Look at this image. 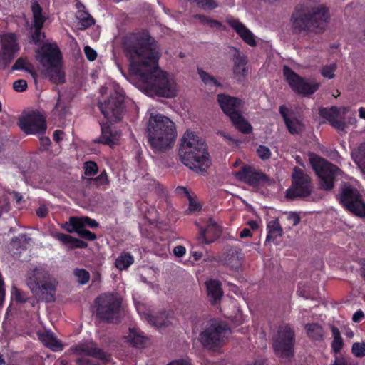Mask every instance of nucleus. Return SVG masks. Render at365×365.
Returning <instances> with one entry per match:
<instances>
[{
  "label": "nucleus",
  "instance_id": "f257e3e1",
  "mask_svg": "<svg viewBox=\"0 0 365 365\" xmlns=\"http://www.w3.org/2000/svg\"><path fill=\"white\" fill-rule=\"evenodd\" d=\"M130 61V78L136 87L148 96L172 98L179 93L175 77L158 67L160 50L156 41L145 34L130 36L124 43Z\"/></svg>",
  "mask_w": 365,
  "mask_h": 365
},
{
  "label": "nucleus",
  "instance_id": "f03ea898",
  "mask_svg": "<svg viewBox=\"0 0 365 365\" xmlns=\"http://www.w3.org/2000/svg\"><path fill=\"white\" fill-rule=\"evenodd\" d=\"M178 155L180 161L196 173L205 171L211 163L204 140L192 130L183 134Z\"/></svg>",
  "mask_w": 365,
  "mask_h": 365
},
{
  "label": "nucleus",
  "instance_id": "7ed1b4c3",
  "mask_svg": "<svg viewBox=\"0 0 365 365\" xmlns=\"http://www.w3.org/2000/svg\"><path fill=\"white\" fill-rule=\"evenodd\" d=\"M148 138L155 153H165L175 143L177 132L175 123L167 116L150 113L147 125Z\"/></svg>",
  "mask_w": 365,
  "mask_h": 365
},
{
  "label": "nucleus",
  "instance_id": "20e7f679",
  "mask_svg": "<svg viewBox=\"0 0 365 365\" xmlns=\"http://www.w3.org/2000/svg\"><path fill=\"white\" fill-rule=\"evenodd\" d=\"M28 286L32 293L46 302L54 300L57 282L42 267L35 268L28 279Z\"/></svg>",
  "mask_w": 365,
  "mask_h": 365
},
{
  "label": "nucleus",
  "instance_id": "39448f33",
  "mask_svg": "<svg viewBox=\"0 0 365 365\" xmlns=\"http://www.w3.org/2000/svg\"><path fill=\"white\" fill-rule=\"evenodd\" d=\"M231 335V330L222 322L215 320L200 333V341L205 348L215 350L222 346Z\"/></svg>",
  "mask_w": 365,
  "mask_h": 365
},
{
  "label": "nucleus",
  "instance_id": "423d86ee",
  "mask_svg": "<svg viewBox=\"0 0 365 365\" xmlns=\"http://www.w3.org/2000/svg\"><path fill=\"white\" fill-rule=\"evenodd\" d=\"M309 161L319 178L320 187L324 190L332 189L334 180L343 175L336 165L315 155H309Z\"/></svg>",
  "mask_w": 365,
  "mask_h": 365
},
{
  "label": "nucleus",
  "instance_id": "0eeeda50",
  "mask_svg": "<svg viewBox=\"0 0 365 365\" xmlns=\"http://www.w3.org/2000/svg\"><path fill=\"white\" fill-rule=\"evenodd\" d=\"M102 95L109 93L108 97L100 103L99 108L105 118L114 122L122 118L124 95L120 89L103 88Z\"/></svg>",
  "mask_w": 365,
  "mask_h": 365
},
{
  "label": "nucleus",
  "instance_id": "6e6552de",
  "mask_svg": "<svg viewBox=\"0 0 365 365\" xmlns=\"http://www.w3.org/2000/svg\"><path fill=\"white\" fill-rule=\"evenodd\" d=\"M217 101L222 110L230 117L237 129L244 133L251 132V125L240 113L242 105L240 100L225 94H219Z\"/></svg>",
  "mask_w": 365,
  "mask_h": 365
},
{
  "label": "nucleus",
  "instance_id": "1a4fd4ad",
  "mask_svg": "<svg viewBox=\"0 0 365 365\" xmlns=\"http://www.w3.org/2000/svg\"><path fill=\"white\" fill-rule=\"evenodd\" d=\"M329 19V13L327 8L323 4H319L312 7L302 19L296 22V26L301 30L311 32H321L325 24Z\"/></svg>",
  "mask_w": 365,
  "mask_h": 365
},
{
  "label": "nucleus",
  "instance_id": "9d476101",
  "mask_svg": "<svg viewBox=\"0 0 365 365\" xmlns=\"http://www.w3.org/2000/svg\"><path fill=\"white\" fill-rule=\"evenodd\" d=\"M70 351L81 357L76 360L78 365H102L96 363L94 359H90L83 356H89L101 360L102 364L109 361V356L103 352L93 341H86L73 346Z\"/></svg>",
  "mask_w": 365,
  "mask_h": 365
},
{
  "label": "nucleus",
  "instance_id": "9b49d317",
  "mask_svg": "<svg viewBox=\"0 0 365 365\" xmlns=\"http://www.w3.org/2000/svg\"><path fill=\"white\" fill-rule=\"evenodd\" d=\"M294 334L288 325L279 328L273 339V348L276 354L283 359H289L293 355Z\"/></svg>",
  "mask_w": 365,
  "mask_h": 365
},
{
  "label": "nucleus",
  "instance_id": "f8f14e48",
  "mask_svg": "<svg viewBox=\"0 0 365 365\" xmlns=\"http://www.w3.org/2000/svg\"><path fill=\"white\" fill-rule=\"evenodd\" d=\"M96 314L102 320L111 321L117 318L121 305V298L118 294H104L96 299Z\"/></svg>",
  "mask_w": 365,
  "mask_h": 365
},
{
  "label": "nucleus",
  "instance_id": "ddd939ff",
  "mask_svg": "<svg viewBox=\"0 0 365 365\" xmlns=\"http://www.w3.org/2000/svg\"><path fill=\"white\" fill-rule=\"evenodd\" d=\"M283 75L292 90L298 94L309 96L319 88L318 82L301 77L287 66L283 67Z\"/></svg>",
  "mask_w": 365,
  "mask_h": 365
},
{
  "label": "nucleus",
  "instance_id": "4468645a",
  "mask_svg": "<svg viewBox=\"0 0 365 365\" xmlns=\"http://www.w3.org/2000/svg\"><path fill=\"white\" fill-rule=\"evenodd\" d=\"M341 204L351 212L360 217H365V202L357 190L344 185L340 193Z\"/></svg>",
  "mask_w": 365,
  "mask_h": 365
},
{
  "label": "nucleus",
  "instance_id": "2eb2a0df",
  "mask_svg": "<svg viewBox=\"0 0 365 365\" xmlns=\"http://www.w3.org/2000/svg\"><path fill=\"white\" fill-rule=\"evenodd\" d=\"M292 186L287 190L286 196L292 199L297 197H306L309 195V177L304 174L299 168H294Z\"/></svg>",
  "mask_w": 365,
  "mask_h": 365
},
{
  "label": "nucleus",
  "instance_id": "dca6fc26",
  "mask_svg": "<svg viewBox=\"0 0 365 365\" xmlns=\"http://www.w3.org/2000/svg\"><path fill=\"white\" fill-rule=\"evenodd\" d=\"M19 126L26 134L31 135L43 133L46 129L45 118L36 111L23 115L19 120Z\"/></svg>",
  "mask_w": 365,
  "mask_h": 365
},
{
  "label": "nucleus",
  "instance_id": "f3484780",
  "mask_svg": "<svg viewBox=\"0 0 365 365\" xmlns=\"http://www.w3.org/2000/svg\"><path fill=\"white\" fill-rule=\"evenodd\" d=\"M236 177L251 185H271L274 183V180L269 178L263 173L257 170L250 165H245L235 173Z\"/></svg>",
  "mask_w": 365,
  "mask_h": 365
},
{
  "label": "nucleus",
  "instance_id": "a211bd4d",
  "mask_svg": "<svg viewBox=\"0 0 365 365\" xmlns=\"http://www.w3.org/2000/svg\"><path fill=\"white\" fill-rule=\"evenodd\" d=\"M2 51L0 55V69H5L19 51L16 35L12 33L1 36Z\"/></svg>",
  "mask_w": 365,
  "mask_h": 365
},
{
  "label": "nucleus",
  "instance_id": "6ab92c4d",
  "mask_svg": "<svg viewBox=\"0 0 365 365\" xmlns=\"http://www.w3.org/2000/svg\"><path fill=\"white\" fill-rule=\"evenodd\" d=\"M36 58L46 69L54 66L60 63V51L56 44H44L36 51Z\"/></svg>",
  "mask_w": 365,
  "mask_h": 365
},
{
  "label": "nucleus",
  "instance_id": "aec40b11",
  "mask_svg": "<svg viewBox=\"0 0 365 365\" xmlns=\"http://www.w3.org/2000/svg\"><path fill=\"white\" fill-rule=\"evenodd\" d=\"M348 110L349 109L345 107L336 108L334 106L331 108L320 109L319 114L322 118L327 119L334 128L339 131H344L346 128L344 118Z\"/></svg>",
  "mask_w": 365,
  "mask_h": 365
},
{
  "label": "nucleus",
  "instance_id": "412c9836",
  "mask_svg": "<svg viewBox=\"0 0 365 365\" xmlns=\"http://www.w3.org/2000/svg\"><path fill=\"white\" fill-rule=\"evenodd\" d=\"M227 21L246 43L250 46H256V36L245 24L233 18H228Z\"/></svg>",
  "mask_w": 365,
  "mask_h": 365
},
{
  "label": "nucleus",
  "instance_id": "4be33fe9",
  "mask_svg": "<svg viewBox=\"0 0 365 365\" xmlns=\"http://www.w3.org/2000/svg\"><path fill=\"white\" fill-rule=\"evenodd\" d=\"M279 113L283 117L287 129L292 134H298L302 131L304 128L302 123L286 106H280Z\"/></svg>",
  "mask_w": 365,
  "mask_h": 365
},
{
  "label": "nucleus",
  "instance_id": "5701e85b",
  "mask_svg": "<svg viewBox=\"0 0 365 365\" xmlns=\"http://www.w3.org/2000/svg\"><path fill=\"white\" fill-rule=\"evenodd\" d=\"M136 309L140 315L144 317L145 319L156 327L167 326L168 323V316L165 312L160 313L158 315H153L150 312H145L144 306L140 304H136Z\"/></svg>",
  "mask_w": 365,
  "mask_h": 365
},
{
  "label": "nucleus",
  "instance_id": "b1692460",
  "mask_svg": "<svg viewBox=\"0 0 365 365\" xmlns=\"http://www.w3.org/2000/svg\"><path fill=\"white\" fill-rule=\"evenodd\" d=\"M102 134L98 142L112 146L120 140V133L115 128L104 124L101 127Z\"/></svg>",
  "mask_w": 365,
  "mask_h": 365
},
{
  "label": "nucleus",
  "instance_id": "393cba45",
  "mask_svg": "<svg viewBox=\"0 0 365 365\" xmlns=\"http://www.w3.org/2000/svg\"><path fill=\"white\" fill-rule=\"evenodd\" d=\"M247 56L243 53H240L239 51H237V53L234 57L233 73L235 78L238 80H241L247 75Z\"/></svg>",
  "mask_w": 365,
  "mask_h": 365
},
{
  "label": "nucleus",
  "instance_id": "a878e982",
  "mask_svg": "<svg viewBox=\"0 0 365 365\" xmlns=\"http://www.w3.org/2000/svg\"><path fill=\"white\" fill-rule=\"evenodd\" d=\"M126 341L136 347H143L148 341L143 333L136 328H130L128 334L125 336Z\"/></svg>",
  "mask_w": 365,
  "mask_h": 365
},
{
  "label": "nucleus",
  "instance_id": "bb28decb",
  "mask_svg": "<svg viewBox=\"0 0 365 365\" xmlns=\"http://www.w3.org/2000/svg\"><path fill=\"white\" fill-rule=\"evenodd\" d=\"M53 236L58 240L61 241L65 245L68 246L70 249L84 248L87 246V243L84 241L76 239L71 235L63 233L56 232Z\"/></svg>",
  "mask_w": 365,
  "mask_h": 365
},
{
  "label": "nucleus",
  "instance_id": "cd10ccee",
  "mask_svg": "<svg viewBox=\"0 0 365 365\" xmlns=\"http://www.w3.org/2000/svg\"><path fill=\"white\" fill-rule=\"evenodd\" d=\"M53 114L60 119L66 118L71 114L70 104L67 98L59 96L53 110Z\"/></svg>",
  "mask_w": 365,
  "mask_h": 365
},
{
  "label": "nucleus",
  "instance_id": "c85d7f7f",
  "mask_svg": "<svg viewBox=\"0 0 365 365\" xmlns=\"http://www.w3.org/2000/svg\"><path fill=\"white\" fill-rule=\"evenodd\" d=\"M56 69L53 66L45 70L46 76L49 80L56 84L62 83L65 81V74L61 69V62L56 64Z\"/></svg>",
  "mask_w": 365,
  "mask_h": 365
},
{
  "label": "nucleus",
  "instance_id": "c756f323",
  "mask_svg": "<svg viewBox=\"0 0 365 365\" xmlns=\"http://www.w3.org/2000/svg\"><path fill=\"white\" fill-rule=\"evenodd\" d=\"M206 285L208 296L210 297L213 303L217 302V301L219 300L222 295V291L220 282L212 279L207 282Z\"/></svg>",
  "mask_w": 365,
  "mask_h": 365
},
{
  "label": "nucleus",
  "instance_id": "7c9ffc66",
  "mask_svg": "<svg viewBox=\"0 0 365 365\" xmlns=\"http://www.w3.org/2000/svg\"><path fill=\"white\" fill-rule=\"evenodd\" d=\"M305 331L308 337L312 340L319 341L324 337V329L319 324L312 323L306 324Z\"/></svg>",
  "mask_w": 365,
  "mask_h": 365
},
{
  "label": "nucleus",
  "instance_id": "2f4dec72",
  "mask_svg": "<svg viewBox=\"0 0 365 365\" xmlns=\"http://www.w3.org/2000/svg\"><path fill=\"white\" fill-rule=\"evenodd\" d=\"M42 343L53 351H58L63 349L61 343L51 334L45 333L40 336Z\"/></svg>",
  "mask_w": 365,
  "mask_h": 365
},
{
  "label": "nucleus",
  "instance_id": "473e14b6",
  "mask_svg": "<svg viewBox=\"0 0 365 365\" xmlns=\"http://www.w3.org/2000/svg\"><path fill=\"white\" fill-rule=\"evenodd\" d=\"M134 262L133 256L129 252H122L115 261V267L120 271L127 269Z\"/></svg>",
  "mask_w": 365,
  "mask_h": 365
},
{
  "label": "nucleus",
  "instance_id": "72a5a7b5",
  "mask_svg": "<svg viewBox=\"0 0 365 365\" xmlns=\"http://www.w3.org/2000/svg\"><path fill=\"white\" fill-rule=\"evenodd\" d=\"M201 233L204 238V241L206 243H209L219 235L220 229L215 222L210 221L207 227L202 230Z\"/></svg>",
  "mask_w": 365,
  "mask_h": 365
},
{
  "label": "nucleus",
  "instance_id": "f704fd0d",
  "mask_svg": "<svg viewBox=\"0 0 365 365\" xmlns=\"http://www.w3.org/2000/svg\"><path fill=\"white\" fill-rule=\"evenodd\" d=\"M76 18L78 20V26L80 29L86 28L94 24L95 21L93 17L83 9H78L76 12Z\"/></svg>",
  "mask_w": 365,
  "mask_h": 365
},
{
  "label": "nucleus",
  "instance_id": "c9c22d12",
  "mask_svg": "<svg viewBox=\"0 0 365 365\" xmlns=\"http://www.w3.org/2000/svg\"><path fill=\"white\" fill-rule=\"evenodd\" d=\"M34 28H42L46 17L42 14V9L39 4L34 2L31 6Z\"/></svg>",
  "mask_w": 365,
  "mask_h": 365
},
{
  "label": "nucleus",
  "instance_id": "e433bc0d",
  "mask_svg": "<svg viewBox=\"0 0 365 365\" xmlns=\"http://www.w3.org/2000/svg\"><path fill=\"white\" fill-rule=\"evenodd\" d=\"M242 253L235 250L228 253L225 257L226 264L232 269H237L241 265Z\"/></svg>",
  "mask_w": 365,
  "mask_h": 365
},
{
  "label": "nucleus",
  "instance_id": "4c0bfd02",
  "mask_svg": "<svg viewBox=\"0 0 365 365\" xmlns=\"http://www.w3.org/2000/svg\"><path fill=\"white\" fill-rule=\"evenodd\" d=\"M268 235L267 240H274L282 234V229L277 220L270 221L267 225Z\"/></svg>",
  "mask_w": 365,
  "mask_h": 365
},
{
  "label": "nucleus",
  "instance_id": "58836bf2",
  "mask_svg": "<svg viewBox=\"0 0 365 365\" xmlns=\"http://www.w3.org/2000/svg\"><path fill=\"white\" fill-rule=\"evenodd\" d=\"M331 334L333 336V341L331 343V348L336 353L340 351L343 347V339L341 336V333L338 328L331 326Z\"/></svg>",
  "mask_w": 365,
  "mask_h": 365
},
{
  "label": "nucleus",
  "instance_id": "ea45409f",
  "mask_svg": "<svg viewBox=\"0 0 365 365\" xmlns=\"http://www.w3.org/2000/svg\"><path fill=\"white\" fill-rule=\"evenodd\" d=\"M354 162L362 169H365V143L361 144L357 150L352 153Z\"/></svg>",
  "mask_w": 365,
  "mask_h": 365
},
{
  "label": "nucleus",
  "instance_id": "a19ab883",
  "mask_svg": "<svg viewBox=\"0 0 365 365\" xmlns=\"http://www.w3.org/2000/svg\"><path fill=\"white\" fill-rule=\"evenodd\" d=\"M198 74L204 83L210 86L211 88L222 86L216 78L202 69H198Z\"/></svg>",
  "mask_w": 365,
  "mask_h": 365
},
{
  "label": "nucleus",
  "instance_id": "79ce46f5",
  "mask_svg": "<svg viewBox=\"0 0 365 365\" xmlns=\"http://www.w3.org/2000/svg\"><path fill=\"white\" fill-rule=\"evenodd\" d=\"M13 70H24L34 75V67L24 57L18 58L12 67Z\"/></svg>",
  "mask_w": 365,
  "mask_h": 365
},
{
  "label": "nucleus",
  "instance_id": "37998d69",
  "mask_svg": "<svg viewBox=\"0 0 365 365\" xmlns=\"http://www.w3.org/2000/svg\"><path fill=\"white\" fill-rule=\"evenodd\" d=\"M62 227L68 232H78L79 227H81L80 218L76 217H71L68 222L63 224Z\"/></svg>",
  "mask_w": 365,
  "mask_h": 365
},
{
  "label": "nucleus",
  "instance_id": "c03bdc74",
  "mask_svg": "<svg viewBox=\"0 0 365 365\" xmlns=\"http://www.w3.org/2000/svg\"><path fill=\"white\" fill-rule=\"evenodd\" d=\"M179 192L184 193L189 200V211L195 212L200 210V205L190 195L188 190L184 187H179L177 189Z\"/></svg>",
  "mask_w": 365,
  "mask_h": 365
},
{
  "label": "nucleus",
  "instance_id": "a18cd8bd",
  "mask_svg": "<svg viewBox=\"0 0 365 365\" xmlns=\"http://www.w3.org/2000/svg\"><path fill=\"white\" fill-rule=\"evenodd\" d=\"M74 276L76 277L77 281L81 284L88 283L90 279L89 273L83 269H75Z\"/></svg>",
  "mask_w": 365,
  "mask_h": 365
},
{
  "label": "nucleus",
  "instance_id": "49530a36",
  "mask_svg": "<svg viewBox=\"0 0 365 365\" xmlns=\"http://www.w3.org/2000/svg\"><path fill=\"white\" fill-rule=\"evenodd\" d=\"M204 9L212 10L218 6L215 0H190Z\"/></svg>",
  "mask_w": 365,
  "mask_h": 365
},
{
  "label": "nucleus",
  "instance_id": "de8ad7c7",
  "mask_svg": "<svg viewBox=\"0 0 365 365\" xmlns=\"http://www.w3.org/2000/svg\"><path fill=\"white\" fill-rule=\"evenodd\" d=\"M195 18L197 19L200 23L203 25L212 27V28H219L221 26V24L215 20L210 19L207 16L202 15H196Z\"/></svg>",
  "mask_w": 365,
  "mask_h": 365
},
{
  "label": "nucleus",
  "instance_id": "09e8293b",
  "mask_svg": "<svg viewBox=\"0 0 365 365\" xmlns=\"http://www.w3.org/2000/svg\"><path fill=\"white\" fill-rule=\"evenodd\" d=\"M352 354L358 358L365 356V343L364 342H355L352 344L351 347Z\"/></svg>",
  "mask_w": 365,
  "mask_h": 365
},
{
  "label": "nucleus",
  "instance_id": "8fccbe9b",
  "mask_svg": "<svg viewBox=\"0 0 365 365\" xmlns=\"http://www.w3.org/2000/svg\"><path fill=\"white\" fill-rule=\"evenodd\" d=\"M335 70H336L335 64H331L329 66H324L322 68L321 73L324 77L331 79L334 77Z\"/></svg>",
  "mask_w": 365,
  "mask_h": 365
},
{
  "label": "nucleus",
  "instance_id": "3c124183",
  "mask_svg": "<svg viewBox=\"0 0 365 365\" xmlns=\"http://www.w3.org/2000/svg\"><path fill=\"white\" fill-rule=\"evenodd\" d=\"M285 217L289 224L292 226L298 225L301 220L299 215L297 212H289L285 213Z\"/></svg>",
  "mask_w": 365,
  "mask_h": 365
},
{
  "label": "nucleus",
  "instance_id": "603ef678",
  "mask_svg": "<svg viewBox=\"0 0 365 365\" xmlns=\"http://www.w3.org/2000/svg\"><path fill=\"white\" fill-rule=\"evenodd\" d=\"M84 170L86 175H94L97 173L98 166L94 162H86L84 165Z\"/></svg>",
  "mask_w": 365,
  "mask_h": 365
},
{
  "label": "nucleus",
  "instance_id": "864d4df0",
  "mask_svg": "<svg viewBox=\"0 0 365 365\" xmlns=\"http://www.w3.org/2000/svg\"><path fill=\"white\" fill-rule=\"evenodd\" d=\"M257 153L262 160L269 159L271 156V151L269 148L264 145H259L257 149Z\"/></svg>",
  "mask_w": 365,
  "mask_h": 365
},
{
  "label": "nucleus",
  "instance_id": "5fc2aeb1",
  "mask_svg": "<svg viewBox=\"0 0 365 365\" xmlns=\"http://www.w3.org/2000/svg\"><path fill=\"white\" fill-rule=\"evenodd\" d=\"M84 227L85 226L79 227L78 231L77 232L78 235L89 240H94L96 237V235L93 232L84 229Z\"/></svg>",
  "mask_w": 365,
  "mask_h": 365
},
{
  "label": "nucleus",
  "instance_id": "6e6d98bb",
  "mask_svg": "<svg viewBox=\"0 0 365 365\" xmlns=\"http://www.w3.org/2000/svg\"><path fill=\"white\" fill-rule=\"evenodd\" d=\"M13 88L17 92H22L26 89L27 83L24 79L17 80L14 82Z\"/></svg>",
  "mask_w": 365,
  "mask_h": 365
},
{
  "label": "nucleus",
  "instance_id": "4d7b16f0",
  "mask_svg": "<svg viewBox=\"0 0 365 365\" xmlns=\"http://www.w3.org/2000/svg\"><path fill=\"white\" fill-rule=\"evenodd\" d=\"M333 365H358V364L354 362L350 359L345 358L343 356H337V357H336Z\"/></svg>",
  "mask_w": 365,
  "mask_h": 365
},
{
  "label": "nucleus",
  "instance_id": "13d9d810",
  "mask_svg": "<svg viewBox=\"0 0 365 365\" xmlns=\"http://www.w3.org/2000/svg\"><path fill=\"white\" fill-rule=\"evenodd\" d=\"M81 226H88L91 227H96L98 222L95 220H92L87 217H79Z\"/></svg>",
  "mask_w": 365,
  "mask_h": 365
},
{
  "label": "nucleus",
  "instance_id": "bf43d9fd",
  "mask_svg": "<svg viewBox=\"0 0 365 365\" xmlns=\"http://www.w3.org/2000/svg\"><path fill=\"white\" fill-rule=\"evenodd\" d=\"M84 53L88 61H92L97 57L96 51L88 46L84 47Z\"/></svg>",
  "mask_w": 365,
  "mask_h": 365
},
{
  "label": "nucleus",
  "instance_id": "052dcab7",
  "mask_svg": "<svg viewBox=\"0 0 365 365\" xmlns=\"http://www.w3.org/2000/svg\"><path fill=\"white\" fill-rule=\"evenodd\" d=\"M41 28H35V31L32 35V40L35 43L41 41L44 37V34L41 31Z\"/></svg>",
  "mask_w": 365,
  "mask_h": 365
},
{
  "label": "nucleus",
  "instance_id": "680f3d73",
  "mask_svg": "<svg viewBox=\"0 0 365 365\" xmlns=\"http://www.w3.org/2000/svg\"><path fill=\"white\" fill-rule=\"evenodd\" d=\"M93 180L94 182H96L98 185H101L106 184L108 181V176H107L106 173L105 171L101 173L98 177L93 179Z\"/></svg>",
  "mask_w": 365,
  "mask_h": 365
},
{
  "label": "nucleus",
  "instance_id": "e2e57ef3",
  "mask_svg": "<svg viewBox=\"0 0 365 365\" xmlns=\"http://www.w3.org/2000/svg\"><path fill=\"white\" fill-rule=\"evenodd\" d=\"M186 252V249L183 246H176L173 249V253L177 257H182Z\"/></svg>",
  "mask_w": 365,
  "mask_h": 365
},
{
  "label": "nucleus",
  "instance_id": "0e129e2a",
  "mask_svg": "<svg viewBox=\"0 0 365 365\" xmlns=\"http://www.w3.org/2000/svg\"><path fill=\"white\" fill-rule=\"evenodd\" d=\"M48 213V209L46 206L41 205L36 210V215L40 217H44Z\"/></svg>",
  "mask_w": 365,
  "mask_h": 365
},
{
  "label": "nucleus",
  "instance_id": "69168bd1",
  "mask_svg": "<svg viewBox=\"0 0 365 365\" xmlns=\"http://www.w3.org/2000/svg\"><path fill=\"white\" fill-rule=\"evenodd\" d=\"M167 365H191L190 362L187 359H178L174 360Z\"/></svg>",
  "mask_w": 365,
  "mask_h": 365
},
{
  "label": "nucleus",
  "instance_id": "338daca9",
  "mask_svg": "<svg viewBox=\"0 0 365 365\" xmlns=\"http://www.w3.org/2000/svg\"><path fill=\"white\" fill-rule=\"evenodd\" d=\"M364 317V312L361 310L356 311L352 317V319L354 322H360Z\"/></svg>",
  "mask_w": 365,
  "mask_h": 365
},
{
  "label": "nucleus",
  "instance_id": "774afa93",
  "mask_svg": "<svg viewBox=\"0 0 365 365\" xmlns=\"http://www.w3.org/2000/svg\"><path fill=\"white\" fill-rule=\"evenodd\" d=\"M251 236V232L249 229L247 228H245L243 229L240 233V237L241 238H244V237H250Z\"/></svg>",
  "mask_w": 365,
  "mask_h": 365
}]
</instances>
